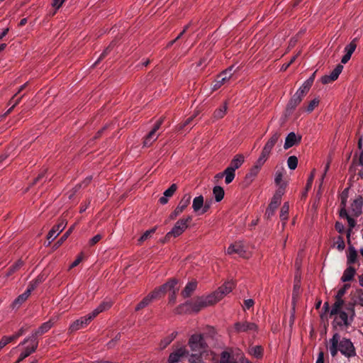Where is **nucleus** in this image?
Listing matches in <instances>:
<instances>
[{
  "label": "nucleus",
  "instance_id": "obj_1",
  "mask_svg": "<svg viewBox=\"0 0 363 363\" xmlns=\"http://www.w3.org/2000/svg\"><path fill=\"white\" fill-rule=\"evenodd\" d=\"M354 306L352 302L346 305L335 302L332 305L330 317H333L332 327L334 330L347 328L352 325L355 317Z\"/></svg>",
  "mask_w": 363,
  "mask_h": 363
},
{
  "label": "nucleus",
  "instance_id": "obj_2",
  "mask_svg": "<svg viewBox=\"0 0 363 363\" xmlns=\"http://www.w3.org/2000/svg\"><path fill=\"white\" fill-rule=\"evenodd\" d=\"M329 350L331 356L335 357L338 352L343 356L350 359L356 356L355 347L350 339L342 337L338 333H335L329 340Z\"/></svg>",
  "mask_w": 363,
  "mask_h": 363
},
{
  "label": "nucleus",
  "instance_id": "obj_3",
  "mask_svg": "<svg viewBox=\"0 0 363 363\" xmlns=\"http://www.w3.org/2000/svg\"><path fill=\"white\" fill-rule=\"evenodd\" d=\"M191 220L192 216H191L178 220L172 230L166 234L165 239L169 240L171 238H177L181 235L188 228Z\"/></svg>",
  "mask_w": 363,
  "mask_h": 363
},
{
  "label": "nucleus",
  "instance_id": "obj_4",
  "mask_svg": "<svg viewBox=\"0 0 363 363\" xmlns=\"http://www.w3.org/2000/svg\"><path fill=\"white\" fill-rule=\"evenodd\" d=\"M189 345L194 352H197L200 354L205 352L208 345L202 334H194L189 340Z\"/></svg>",
  "mask_w": 363,
  "mask_h": 363
},
{
  "label": "nucleus",
  "instance_id": "obj_5",
  "mask_svg": "<svg viewBox=\"0 0 363 363\" xmlns=\"http://www.w3.org/2000/svg\"><path fill=\"white\" fill-rule=\"evenodd\" d=\"M177 284V280L175 279H170L169 281L166 282L163 285L160 286L158 288H156L153 291L150 293L147 296L152 301L153 300L157 299L161 297V296L164 295L166 292L172 290L175 288Z\"/></svg>",
  "mask_w": 363,
  "mask_h": 363
},
{
  "label": "nucleus",
  "instance_id": "obj_6",
  "mask_svg": "<svg viewBox=\"0 0 363 363\" xmlns=\"http://www.w3.org/2000/svg\"><path fill=\"white\" fill-rule=\"evenodd\" d=\"M281 133L279 131H276L272 134L271 138L269 139V140L266 143L264 147L262 148L261 155L259 157V158L264 160V161H267L268 160L273 147L278 142Z\"/></svg>",
  "mask_w": 363,
  "mask_h": 363
},
{
  "label": "nucleus",
  "instance_id": "obj_7",
  "mask_svg": "<svg viewBox=\"0 0 363 363\" xmlns=\"http://www.w3.org/2000/svg\"><path fill=\"white\" fill-rule=\"evenodd\" d=\"M21 346H23V352L29 357L37 350L38 347V338L29 335L26 337L18 347H19Z\"/></svg>",
  "mask_w": 363,
  "mask_h": 363
},
{
  "label": "nucleus",
  "instance_id": "obj_8",
  "mask_svg": "<svg viewBox=\"0 0 363 363\" xmlns=\"http://www.w3.org/2000/svg\"><path fill=\"white\" fill-rule=\"evenodd\" d=\"M265 162L266 161H264V160L259 157L257 159L253 167L250 169V172L244 178L243 184L245 186H248L253 182Z\"/></svg>",
  "mask_w": 363,
  "mask_h": 363
},
{
  "label": "nucleus",
  "instance_id": "obj_9",
  "mask_svg": "<svg viewBox=\"0 0 363 363\" xmlns=\"http://www.w3.org/2000/svg\"><path fill=\"white\" fill-rule=\"evenodd\" d=\"M191 200V196L190 194H185L174 211L170 213L169 219L170 220H174L177 216H179L190 204Z\"/></svg>",
  "mask_w": 363,
  "mask_h": 363
},
{
  "label": "nucleus",
  "instance_id": "obj_10",
  "mask_svg": "<svg viewBox=\"0 0 363 363\" xmlns=\"http://www.w3.org/2000/svg\"><path fill=\"white\" fill-rule=\"evenodd\" d=\"M163 123V119L160 118L154 125L152 129L145 137L143 145V147H150L158 138L159 134L157 133V130L160 128Z\"/></svg>",
  "mask_w": 363,
  "mask_h": 363
},
{
  "label": "nucleus",
  "instance_id": "obj_11",
  "mask_svg": "<svg viewBox=\"0 0 363 363\" xmlns=\"http://www.w3.org/2000/svg\"><path fill=\"white\" fill-rule=\"evenodd\" d=\"M94 318H92V316L90 315V313H89L86 315L81 317L80 318L74 320L69 326V328H68L69 333H72L79 330L84 328L91 323V321Z\"/></svg>",
  "mask_w": 363,
  "mask_h": 363
},
{
  "label": "nucleus",
  "instance_id": "obj_12",
  "mask_svg": "<svg viewBox=\"0 0 363 363\" xmlns=\"http://www.w3.org/2000/svg\"><path fill=\"white\" fill-rule=\"evenodd\" d=\"M189 354V351L185 346H180L177 347L172 352L170 353L168 358V363H179L182 359Z\"/></svg>",
  "mask_w": 363,
  "mask_h": 363
},
{
  "label": "nucleus",
  "instance_id": "obj_13",
  "mask_svg": "<svg viewBox=\"0 0 363 363\" xmlns=\"http://www.w3.org/2000/svg\"><path fill=\"white\" fill-rule=\"evenodd\" d=\"M182 307H189V309L195 313H198L202 308L207 307L203 296L199 297L195 301H187L184 304L179 306V308Z\"/></svg>",
  "mask_w": 363,
  "mask_h": 363
},
{
  "label": "nucleus",
  "instance_id": "obj_14",
  "mask_svg": "<svg viewBox=\"0 0 363 363\" xmlns=\"http://www.w3.org/2000/svg\"><path fill=\"white\" fill-rule=\"evenodd\" d=\"M343 69V66L338 64L335 68L330 72V74L324 75L321 77V82L323 84H329L335 81Z\"/></svg>",
  "mask_w": 363,
  "mask_h": 363
},
{
  "label": "nucleus",
  "instance_id": "obj_15",
  "mask_svg": "<svg viewBox=\"0 0 363 363\" xmlns=\"http://www.w3.org/2000/svg\"><path fill=\"white\" fill-rule=\"evenodd\" d=\"M234 328L237 333L256 331L257 330V325L254 323L247 321L237 322L234 325Z\"/></svg>",
  "mask_w": 363,
  "mask_h": 363
},
{
  "label": "nucleus",
  "instance_id": "obj_16",
  "mask_svg": "<svg viewBox=\"0 0 363 363\" xmlns=\"http://www.w3.org/2000/svg\"><path fill=\"white\" fill-rule=\"evenodd\" d=\"M233 69V67H230L229 69H225L223 72L219 74L213 84V89L216 90L219 89L227 80H228L231 77V71Z\"/></svg>",
  "mask_w": 363,
  "mask_h": 363
},
{
  "label": "nucleus",
  "instance_id": "obj_17",
  "mask_svg": "<svg viewBox=\"0 0 363 363\" xmlns=\"http://www.w3.org/2000/svg\"><path fill=\"white\" fill-rule=\"evenodd\" d=\"M363 208V198L361 195L357 196L352 202L350 206V211L352 216L358 217L361 215Z\"/></svg>",
  "mask_w": 363,
  "mask_h": 363
},
{
  "label": "nucleus",
  "instance_id": "obj_18",
  "mask_svg": "<svg viewBox=\"0 0 363 363\" xmlns=\"http://www.w3.org/2000/svg\"><path fill=\"white\" fill-rule=\"evenodd\" d=\"M67 222L64 220H60L57 224L55 225L48 232L47 238L53 240L57 236L65 229Z\"/></svg>",
  "mask_w": 363,
  "mask_h": 363
},
{
  "label": "nucleus",
  "instance_id": "obj_19",
  "mask_svg": "<svg viewBox=\"0 0 363 363\" xmlns=\"http://www.w3.org/2000/svg\"><path fill=\"white\" fill-rule=\"evenodd\" d=\"M55 318H51L48 321L43 323L37 330L31 333V336L38 338V335H41L47 333L54 325Z\"/></svg>",
  "mask_w": 363,
  "mask_h": 363
},
{
  "label": "nucleus",
  "instance_id": "obj_20",
  "mask_svg": "<svg viewBox=\"0 0 363 363\" xmlns=\"http://www.w3.org/2000/svg\"><path fill=\"white\" fill-rule=\"evenodd\" d=\"M301 101L302 100L298 96L294 94L286 104V116L291 115Z\"/></svg>",
  "mask_w": 363,
  "mask_h": 363
},
{
  "label": "nucleus",
  "instance_id": "obj_21",
  "mask_svg": "<svg viewBox=\"0 0 363 363\" xmlns=\"http://www.w3.org/2000/svg\"><path fill=\"white\" fill-rule=\"evenodd\" d=\"M301 136L297 137V135H296V133L294 132H291L287 135V136L285 139L284 148L285 150H287V149L293 147L294 145L298 144L301 142Z\"/></svg>",
  "mask_w": 363,
  "mask_h": 363
},
{
  "label": "nucleus",
  "instance_id": "obj_22",
  "mask_svg": "<svg viewBox=\"0 0 363 363\" xmlns=\"http://www.w3.org/2000/svg\"><path fill=\"white\" fill-rule=\"evenodd\" d=\"M245 253V250L240 242L231 244L227 249L228 255L238 254L239 256H243Z\"/></svg>",
  "mask_w": 363,
  "mask_h": 363
},
{
  "label": "nucleus",
  "instance_id": "obj_23",
  "mask_svg": "<svg viewBox=\"0 0 363 363\" xmlns=\"http://www.w3.org/2000/svg\"><path fill=\"white\" fill-rule=\"evenodd\" d=\"M235 286V283L233 281H228L220 286L216 292L218 294V296H220V298H222L224 296L230 294Z\"/></svg>",
  "mask_w": 363,
  "mask_h": 363
},
{
  "label": "nucleus",
  "instance_id": "obj_24",
  "mask_svg": "<svg viewBox=\"0 0 363 363\" xmlns=\"http://www.w3.org/2000/svg\"><path fill=\"white\" fill-rule=\"evenodd\" d=\"M113 305L111 301H102L91 313L90 315L94 318L99 313L109 309Z\"/></svg>",
  "mask_w": 363,
  "mask_h": 363
},
{
  "label": "nucleus",
  "instance_id": "obj_25",
  "mask_svg": "<svg viewBox=\"0 0 363 363\" xmlns=\"http://www.w3.org/2000/svg\"><path fill=\"white\" fill-rule=\"evenodd\" d=\"M280 204V203L271 199L264 214L265 218L267 220L271 219L275 215V212Z\"/></svg>",
  "mask_w": 363,
  "mask_h": 363
},
{
  "label": "nucleus",
  "instance_id": "obj_26",
  "mask_svg": "<svg viewBox=\"0 0 363 363\" xmlns=\"http://www.w3.org/2000/svg\"><path fill=\"white\" fill-rule=\"evenodd\" d=\"M244 161L245 159L242 155H236L231 160L230 164L228 168L231 169L233 171L235 172L236 169L242 166Z\"/></svg>",
  "mask_w": 363,
  "mask_h": 363
},
{
  "label": "nucleus",
  "instance_id": "obj_27",
  "mask_svg": "<svg viewBox=\"0 0 363 363\" xmlns=\"http://www.w3.org/2000/svg\"><path fill=\"white\" fill-rule=\"evenodd\" d=\"M355 274H356V269H354V267H353L352 266H349L344 271L343 274L341 277V281L342 282L350 281L353 279Z\"/></svg>",
  "mask_w": 363,
  "mask_h": 363
},
{
  "label": "nucleus",
  "instance_id": "obj_28",
  "mask_svg": "<svg viewBox=\"0 0 363 363\" xmlns=\"http://www.w3.org/2000/svg\"><path fill=\"white\" fill-rule=\"evenodd\" d=\"M197 287V282L192 281L185 286L184 290L182 291V295L184 298H188L191 296V294L196 290Z\"/></svg>",
  "mask_w": 363,
  "mask_h": 363
},
{
  "label": "nucleus",
  "instance_id": "obj_29",
  "mask_svg": "<svg viewBox=\"0 0 363 363\" xmlns=\"http://www.w3.org/2000/svg\"><path fill=\"white\" fill-rule=\"evenodd\" d=\"M219 363H238L234 356L228 351L220 353Z\"/></svg>",
  "mask_w": 363,
  "mask_h": 363
},
{
  "label": "nucleus",
  "instance_id": "obj_30",
  "mask_svg": "<svg viewBox=\"0 0 363 363\" xmlns=\"http://www.w3.org/2000/svg\"><path fill=\"white\" fill-rule=\"evenodd\" d=\"M357 252L354 246L350 245L348 247V253L347 255V263L350 265L357 262Z\"/></svg>",
  "mask_w": 363,
  "mask_h": 363
},
{
  "label": "nucleus",
  "instance_id": "obj_31",
  "mask_svg": "<svg viewBox=\"0 0 363 363\" xmlns=\"http://www.w3.org/2000/svg\"><path fill=\"white\" fill-rule=\"evenodd\" d=\"M203 299L206 304V306H211L219 301L220 298V296H218V294L215 291L214 293L203 297Z\"/></svg>",
  "mask_w": 363,
  "mask_h": 363
},
{
  "label": "nucleus",
  "instance_id": "obj_32",
  "mask_svg": "<svg viewBox=\"0 0 363 363\" xmlns=\"http://www.w3.org/2000/svg\"><path fill=\"white\" fill-rule=\"evenodd\" d=\"M213 194L214 196L216 202H220L223 200L225 191L223 187L220 186H216L213 189Z\"/></svg>",
  "mask_w": 363,
  "mask_h": 363
},
{
  "label": "nucleus",
  "instance_id": "obj_33",
  "mask_svg": "<svg viewBox=\"0 0 363 363\" xmlns=\"http://www.w3.org/2000/svg\"><path fill=\"white\" fill-rule=\"evenodd\" d=\"M203 196L200 195L193 199L192 208L194 212H198L203 206Z\"/></svg>",
  "mask_w": 363,
  "mask_h": 363
},
{
  "label": "nucleus",
  "instance_id": "obj_34",
  "mask_svg": "<svg viewBox=\"0 0 363 363\" xmlns=\"http://www.w3.org/2000/svg\"><path fill=\"white\" fill-rule=\"evenodd\" d=\"M23 262L21 259L17 260L14 264H13L9 269L7 272L6 273V277H9L15 273L17 270H18L23 265Z\"/></svg>",
  "mask_w": 363,
  "mask_h": 363
},
{
  "label": "nucleus",
  "instance_id": "obj_35",
  "mask_svg": "<svg viewBox=\"0 0 363 363\" xmlns=\"http://www.w3.org/2000/svg\"><path fill=\"white\" fill-rule=\"evenodd\" d=\"M350 286V284H345L341 289H340L337 291V294L335 296V302H339L342 304H344V301L342 299V296L345 295L347 289H349Z\"/></svg>",
  "mask_w": 363,
  "mask_h": 363
},
{
  "label": "nucleus",
  "instance_id": "obj_36",
  "mask_svg": "<svg viewBox=\"0 0 363 363\" xmlns=\"http://www.w3.org/2000/svg\"><path fill=\"white\" fill-rule=\"evenodd\" d=\"M74 225L71 226L69 230L65 232L62 236L54 244L53 248L57 249L58 248L62 243L68 238L69 235L72 233Z\"/></svg>",
  "mask_w": 363,
  "mask_h": 363
},
{
  "label": "nucleus",
  "instance_id": "obj_37",
  "mask_svg": "<svg viewBox=\"0 0 363 363\" xmlns=\"http://www.w3.org/2000/svg\"><path fill=\"white\" fill-rule=\"evenodd\" d=\"M227 104L225 103L223 106L216 108L213 113V117L216 119H220L223 118L227 111Z\"/></svg>",
  "mask_w": 363,
  "mask_h": 363
},
{
  "label": "nucleus",
  "instance_id": "obj_38",
  "mask_svg": "<svg viewBox=\"0 0 363 363\" xmlns=\"http://www.w3.org/2000/svg\"><path fill=\"white\" fill-rule=\"evenodd\" d=\"M235 177V172L233 171L231 169L226 168L224 170V177H225V182L226 184H230Z\"/></svg>",
  "mask_w": 363,
  "mask_h": 363
},
{
  "label": "nucleus",
  "instance_id": "obj_39",
  "mask_svg": "<svg viewBox=\"0 0 363 363\" xmlns=\"http://www.w3.org/2000/svg\"><path fill=\"white\" fill-rule=\"evenodd\" d=\"M289 202H285L280 211V219L282 221H286L288 220V216H289Z\"/></svg>",
  "mask_w": 363,
  "mask_h": 363
},
{
  "label": "nucleus",
  "instance_id": "obj_40",
  "mask_svg": "<svg viewBox=\"0 0 363 363\" xmlns=\"http://www.w3.org/2000/svg\"><path fill=\"white\" fill-rule=\"evenodd\" d=\"M114 45L115 44L111 43L104 51L100 55V56L99 57V58L97 59V60L94 62V64L93 65V66H96V65H98L100 61H101L102 60H104L106 56L114 48Z\"/></svg>",
  "mask_w": 363,
  "mask_h": 363
},
{
  "label": "nucleus",
  "instance_id": "obj_41",
  "mask_svg": "<svg viewBox=\"0 0 363 363\" xmlns=\"http://www.w3.org/2000/svg\"><path fill=\"white\" fill-rule=\"evenodd\" d=\"M279 187L276 191V192L274 194L272 199L281 203V197L284 194L285 186L284 185H279Z\"/></svg>",
  "mask_w": 363,
  "mask_h": 363
},
{
  "label": "nucleus",
  "instance_id": "obj_42",
  "mask_svg": "<svg viewBox=\"0 0 363 363\" xmlns=\"http://www.w3.org/2000/svg\"><path fill=\"white\" fill-rule=\"evenodd\" d=\"M30 294H28V291H26L23 293L22 294L19 295L13 302V306H18L21 305L24 301L27 300V298L29 297Z\"/></svg>",
  "mask_w": 363,
  "mask_h": 363
},
{
  "label": "nucleus",
  "instance_id": "obj_43",
  "mask_svg": "<svg viewBox=\"0 0 363 363\" xmlns=\"http://www.w3.org/2000/svg\"><path fill=\"white\" fill-rule=\"evenodd\" d=\"M17 96L18 95L15 94L10 99L9 105H11V108L7 111V113H10L14 108L15 106L19 104L24 94L19 97H17Z\"/></svg>",
  "mask_w": 363,
  "mask_h": 363
},
{
  "label": "nucleus",
  "instance_id": "obj_44",
  "mask_svg": "<svg viewBox=\"0 0 363 363\" xmlns=\"http://www.w3.org/2000/svg\"><path fill=\"white\" fill-rule=\"evenodd\" d=\"M250 353L255 357L259 359L263 355V348L259 345H256L250 349Z\"/></svg>",
  "mask_w": 363,
  "mask_h": 363
},
{
  "label": "nucleus",
  "instance_id": "obj_45",
  "mask_svg": "<svg viewBox=\"0 0 363 363\" xmlns=\"http://www.w3.org/2000/svg\"><path fill=\"white\" fill-rule=\"evenodd\" d=\"M357 48L356 39L352 40L348 45H347L345 48V54L350 55L352 56V53L354 52Z\"/></svg>",
  "mask_w": 363,
  "mask_h": 363
},
{
  "label": "nucleus",
  "instance_id": "obj_46",
  "mask_svg": "<svg viewBox=\"0 0 363 363\" xmlns=\"http://www.w3.org/2000/svg\"><path fill=\"white\" fill-rule=\"evenodd\" d=\"M41 281L42 280L39 277L33 279L29 283V285L26 291H28V294L30 295L31 292L37 288Z\"/></svg>",
  "mask_w": 363,
  "mask_h": 363
},
{
  "label": "nucleus",
  "instance_id": "obj_47",
  "mask_svg": "<svg viewBox=\"0 0 363 363\" xmlns=\"http://www.w3.org/2000/svg\"><path fill=\"white\" fill-rule=\"evenodd\" d=\"M287 165L290 169H295L298 165V158L296 156H290L287 160Z\"/></svg>",
  "mask_w": 363,
  "mask_h": 363
},
{
  "label": "nucleus",
  "instance_id": "obj_48",
  "mask_svg": "<svg viewBox=\"0 0 363 363\" xmlns=\"http://www.w3.org/2000/svg\"><path fill=\"white\" fill-rule=\"evenodd\" d=\"M152 302L148 296H145L135 307V311H138L140 309L147 306Z\"/></svg>",
  "mask_w": 363,
  "mask_h": 363
},
{
  "label": "nucleus",
  "instance_id": "obj_49",
  "mask_svg": "<svg viewBox=\"0 0 363 363\" xmlns=\"http://www.w3.org/2000/svg\"><path fill=\"white\" fill-rule=\"evenodd\" d=\"M346 219L347 220V223L350 226V228L348 229V230L347 232V237L348 239V242H350V235L352 233V229L355 226L356 221L353 218H352L350 216Z\"/></svg>",
  "mask_w": 363,
  "mask_h": 363
},
{
  "label": "nucleus",
  "instance_id": "obj_50",
  "mask_svg": "<svg viewBox=\"0 0 363 363\" xmlns=\"http://www.w3.org/2000/svg\"><path fill=\"white\" fill-rule=\"evenodd\" d=\"M14 340V338L12 335L11 336H4L0 340V350L4 348L7 344L10 343Z\"/></svg>",
  "mask_w": 363,
  "mask_h": 363
},
{
  "label": "nucleus",
  "instance_id": "obj_51",
  "mask_svg": "<svg viewBox=\"0 0 363 363\" xmlns=\"http://www.w3.org/2000/svg\"><path fill=\"white\" fill-rule=\"evenodd\" d=\"M177 189L176 184H172L167 190L164 191V195L167 197H171Z\"/></svg>",
  "mask_w": 363,
  "mask_h": 363
},
{
  "label": "nucleus",
  "instance_id": "obj_52",
  "mask_svg": "<svg viewBox=\"0 0 363 363\" xmlns=\"http://www.w3.org/2000/svg\"><path fill=\"white\" fill-rule=\"evenodd\" d=\"M319 100L318 99H314L311 101L306 108V111L308 113L312 112L314 108L318 105Z\"/></svg>",
  "mask_w": 363,
  "mask_h": 363
},
{
  "label": "nucleus",
  "instance_id": "obj_53",
  "mask_svg": "<svg viewBox=\"0 0 363 363\" xmlns=\"http://www.w3.org/2000/svg\"><path fill=\"white\" fill-rule=\"evenodd\" d=\"M191 25V22L189 23L187 25H186L183 30H182V32L177 35V37L172 41H170L168 44V46H171L172 45L176 40H177L178 39H179L180 38H182V36L186 33V31L188 30V28L190 27V26Z\"/></svg>",
  "mask_w": 363,
  "mask_h": 363
},
{
  "label": "nucleus",
  "instance_id": "obj_54",
  "mask_svg": "<svg viewBox=\"0 0 363 363\" xmlns=\"http://www.w3.org/2000/svg\"><path fill=\"white\" fill-rule=\"evenodd\" d=\"M156 230L155 228H152L148 230H146L140 238L139 241L143 242L146 240L150 235L153 234Z\"/></svg>",
  "mask_w": 363,
  "mask_h": 363
},
{
  "label": "nucleus",
  "instance_id": "obj_55",
  "mask_svg": "<svg viewBox=\"0 0 363 363\" xmlns=\"http://www.w3.org/2000/svg\"><path fill=\"white\" fill-rule=\"evenodd\" d=\"M189 363H203L201 357L196 354H192L189 356Z\"/></svg>",
  "mask_w": 363,
  "mask_h": 363
},
{
  "label": "nucleus",
  "instance_id": "obj_56",
  "mask_svg": "<svg viewBox=\"0 0 363 363\" xmlns=\"http://www.w3.org/2000/svg\"><path fill=\"white\" fill-rule=\"evenodd\" d=\"M283 171L277 170L275 173L274 182L277 185H282Z\"/></svg>",
  "mask_w": 363,
  "mask_h": 363
},
{
  "label": "nucleus",
  "instance_id": "obj_57",
  "mask_svg": "<svg viewBox=\"0 0 363 363\" xmlns=\"http://www.w3.org/2000/svg\"><path fill=\"white\" fill-rule=\"evenodd\" d=\"M314 177H315V169H313L311 172L310 176L308 178L307 183L306 185V191H308L311 188L312 184L313 182Z\"/></svg>",
  "mask_w": 363,
  "mask_h": 363
},
{
  "label": "nucleus",
  "instance_id": "obj_58",
  "mask_svg": "<svg viewBox=\"0 0 363 363\" xmlns=\"http://www.w3.org/2000/svg\"><path fill=\"white\" fill-rule=\"evenodd\" d=\"M335 245H337V248L340 251H342L345 249V242H344L342 237H341V236L337 237V240L335 242Z\"/></svg>",
  "mask_w": 363,
  "mask_h": 363
},
{
  "label": "nucleus",
  "instance_id": "obj_59",
  "mask_svg": "<svg viewBox=\"0 0 363 363\" xmlns=\"http://www.w3.org/2000/svg\"><path fill=\"white\" fill-rule=\"evenodd\" d=\"M255 304V301L252 298H249V299H246L244 301V305H243V309L245 311L246 310H249L250 308H252Z\"/></svg>",
  "mask_w": 363,
  "mask_h": 363
},
{
  "label": "nucleus",
  "instance_id": "obj_60",
  "mask_svg": "<svg viewBox=\"0 0 363 363\" xmlns=\"http://www.w3.org/2000/svg\"><path fill=\"white\" fill-rule=\"evenodd\" d=\"M28 329V327L27 326H22L17 333H16L14 335H13V337L14 340L17 339L20 336H21L23 334H24Z\"/></svg>",
  "mask_w": 363,
  "mask_h": 363
},
{
  "label": "nucleus",
  "instance_id": "obj_61",
  "mask_svg": "<svg viewBox=\"0 0 363 363\" xmlns=\"http://www.w3.org/2000/svg\"><path fill=\"white\" fill-rule=\"evenodd\" d=\"M330 309H331V308H330L329 303L328 302H325L324 304H323V308H322L323 312L320 315V318L322 319H323L325 318V314L327 313H328L330 314Z\"/></svg>",
  "mask_w": 363,
  "mask_h": 363
},
{
  "label": "nucleus",
  "instance_id": "obj_62",
  "mask_svg": "<svg viewBox=\"0 0 363 363\" xmlns=\"http://www.w3.org/2000/svg\"><path fill=\"white\" fill-rule=\"evenodd\" d=\"M196 114H194L193 116L189 117L184 122V123L181 125V128H184L186 126H189V125H192L193 123V121L194 120V118H196Z\"/></svg>",
  "mask_w": 363,
  "mask_h": 363
},
{
  "label": "nucleus",
  "instance_id": "obj_63",
  "mask_svg": "<svg viewBox=\"0 0 363 363\" xmlns=\"http://www.w3.org/2000/svg\"><path fill=\"white\" fill-rule=\"evenodd\" d=\"M102 238V235L101 234H97L91 238L89 241V245L90 246H93L96 245L99 240Z\"/></svg>",
  "mask_w": 363,
  "mask_h": 363
},
{
  "label": "nucleus",
  "instance_id": "obj_64",
  "mask_svg": "<svg viewBox=\"0 0 363 363\" xmlns=\"http://www.w3.org/2000/svg\"><path fill=\"white\" fill-rule=\"evenodd\" d=\"M357 303L363 306V289H359L357 291Z\"/></svg>",
  "mask_w": 363,
  "mask_h": 363
}]
</instances>
